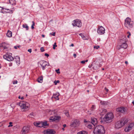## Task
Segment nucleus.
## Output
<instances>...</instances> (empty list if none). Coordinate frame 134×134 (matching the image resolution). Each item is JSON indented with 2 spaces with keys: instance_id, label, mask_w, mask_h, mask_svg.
Segmentation results:
<instances>
[{
  "instance_id": "1",
  "label": "nucleus",
  "mask_w": 134,
  "mask_h": 134,
  "mask_svg": "<svg viewBox=\"0 0 134 134\" xmlns=\"http://www.w3.org/2000/svg\"><path fill=\"white\" fill-rule=\"evenodd\" d=\"M93 132L94 134H104L105 131L103 126L99 125L95 127Z\"/></svg>"
},
{
  "instance_id": "2",
  "label": "nucleus",
  "mask_w": 134,
  "mask_h": 134,
  "mask_svg": "<svg viewBox=\"0 0 134 134\" xmlns=\"http://www.w3.org/2000/svg\"><path fill=\"white\" fill-rule=\"evenodd\" d=\"M18 104L22 110L24 111L28 110L30 107V105L29 103L23 101H20L19 103Z\"/></svg>"
},
{
  "instance_id": "3",
  "label": "nucleus",
  "mask_w": 134,
  "mask_h": 134,
  "mask_svg": "<svg viewBox=\"0 0 134 134\" xmlns=\"http://www.w3.org/2000/svg\"><path fill=\"white\" fill-rule=\"evenodd\" d=\"M133 22L129 17H127L125 20L124 23L125 27L127 29H131L133 26Z\"/></svg>"
},
{
  "instance_id": "4",
  "label": "nucleus",
  "mask_w": 134,
  "mask_h": 134,
  "mask_svg": "<svg viewBox=\"0 0 134 134\" xmlns=\"http://www.w3.org/2000/svg\"><path fill=\"white\" fill-rule=\"evenodd\" d=\"M127 122V120L126 119H122L115 123V128L118 129L124 126Z\"/></svg>"
},
{
  "instance_id": "5",
  "label": "nucleus",
  "mask_w": 134,
  "mask_h": 134,
  "mask_svg": "<svg viewBox=\"0 0 134 134\" xmlns=\"http://www.w3.org/2000/svg\"><path fill=\"white\" fill-rule=\"evenodd\" d=\"M114 116L111 113H109L106 114L104 118V121L107 123H109L112 121Z\"/></svg>"
},
{
  "instance_id": "6",
  "label": "nucleus",
  "mask_w": 134,
  "mask_h": 134,
  "mask_svg": "<svg viewBox=\"0 0 134 134\" xmlns=\"http://www.w3.org/2000/svg\"><path fill=\"white\" fill-rule=\"evenodd\" d=\"M12 53H7L3 55V57L5 59L9 61H11L14 59V58L12 56Z\"/></svg>"
},
{
  "instance_id": "7",
  "label": "nucleus",
  "mask_w": 134,
  "mask_h": 134,
  "mask_svg": "<svg viewBox=\"0 0 134 134\" xmlns=\"http://www.w3.org/2000/svg\"><path fill=\"white\" fill-rule=\"evenodd\" d=\"M105 30L102 26H98L97 29V32L99 35L103 34L105 32Z\"/></svg>"
},
{
  "instance_id": "8",
  "label": "nucleus",
  "mask_w": 134,
  "mask_h": 134,
  "mask_svg": "<svg viewBox=\"0 0 134 134\" xmlns=\"http://www.w3.org/2000/svg\"><path fill=\"white\" fill-rule=\"evenodd\" d=\"M72 24L73 26H76L79 27H81L82 25L81 22L78 19L74 20Z\"/></svg>"
},
{
  "instance_id": "9",
  "label": "nucleus",
  "mask_w": 134,
  "mask_h": 134,
  "mask_svg": "<svg viewBox=\"0 0 134 134\" xmlns=\"http://www.w3.org/2000/svg\"><path fill=\"white\" fill-rule=\"evenodd\" d=\"M40 64L43 70H44L46 66H49V63L47 64V62L45 61L42 60L40 62Z\"/></svg>"
},
{
  "instance_id": "10",
  "label": "nucleus",
  "mask_w": 134,
  "mask_h": 134,
  "mask_svg": "<svg viewBox=\"0 0 134 134\" xmlns=\"http://www.w3.org/2000/svg\"><path fill=\"white\" fill-rule=\"evenodd\" d=\"M44 134H54L55 133V131L53 129H48L43 131Z\"/></svg>"
},
{
  "instance_id": "11",
  "label": "nucleus",
  "mask_w": 134,
  "mask_h": 134,
  "mask_svg": "<svg viewBox=\"0 0 134 134\" xmlns=\"http://www.w3.org/2000/svg\"><path fill=\"white\" fill-rule=\"evenodd\" d=\"M29 128L27 126L24 127L21 131L22 134H25L28 133L29 130Z\"/></svg>"
},
{
  "instance_id": "12",
  "label": "nucleus",
  "mask_w": 134,
  "mask_h": 134,
  "mask_svg": "<svg viewBox=\"0 0 134 134\" xmlns=\"http://www.w3.org/2000/svg\"><path fill=\"white\" fill-rule=\"evenodd\" d=\"M60 116H51L49 118V121L50 122H53L55 121L59 120L60 119Z\"/></svg>"
},
{
  "instance_id": "13",
  "label": "nucleus",
  "mask_w": 134,
  "mask_h": 134,
  "mask_svg": "<svg viewBox=\"0 0 134 134\" xmlns=\"http://www.w3.org/2000/svg\"><path fill=\"white\" fill-rule=\"evenodd\" d=\"M126 37L125 36H123L121 37V38L120 39L119 42V44H121L123 43H125L126 42Z\"/></svg>"
},
{
  "instance_id": "14",
  "label": "nucleus",
  "mask_w": 134,
  "mask_h": 134,
  "mask_svg": "<svg viewBox=\"0 0 134 134\" xmlns=\"http://www.w3.org/2000/svg\"><path fill=\"white\" fill-rule=\"evenodd\" d=\"M80 124L79 121L77 120H75L71 124L72 126L76 127L78 126Z\"/></svg>"
},
{
  "instance_id": "15",
  "label": "nucleus",
  "mask_w": 134,
  "mask_h": 134,
  "mask_svg": "<svg viewBox=\"0 0 134 134\" xmlns=\"http://www.w3.org/2000/svg\"><path fill=\"white\" fill-rule=\"evenodd\" d=\"M126 110V109L124 107L119 108L116 109L117 112L124 113Z\"/></svg>"
},
{
  "instance_id": "16",
  "label": "nucleus",
  "mask_w": 134,
  "mask_h": 134,
  "mask_svg": "<svg viewBox=\"0 0 134 134\" xmlns=\"http://www.w3.org/2000/svg\"><path fill=\"white\" fill-rule=\"evenodd\" d=\"M59 93H56L53 94L52 98H54L55 100H58L59 99Z\"/></svg>"
},
{
  "instance_id": "17",
  "label": "nucleus",
  "mask_w": 134,
  "mask_h": 134,
  "mask_svg": "<svg viewBox=\"0 0 134 134\" xmlns=\"http://www.w3.org/2000/svg\"><path fill=\"white\" fill-rule=\"evenodd\" d=\"M86 125L88 128L90 129H92L95 126V125H93L92 123L90 122H88L86 124Z\"/></svg>"
},
{
  "instance_id": "18",
  "label": "nucleus",
  "mask_w": 134,
  "mask_h": 134,
  "mask_svg": "<svg viewBox=\"0 0 134 134\" xmlns=\"http://www.w3.org/2000/svg\"><path fill=\"white\" fill-rule=\"evenodd\" d=\"M91 123L93 125H95L97 123L98 121L97 119L95 118H92L91 119Z\"/></svg>"
},
{
  "instance_id": "19",
  "label": "nucleus",
  "mask_w": 134,
  "mask_h": 134,
  "mask_svg": "<svg viewBox=\"0 0 134 134\" xmlns=\"http://www.w3.org/2000/svg\"><path fill=\"white\" fill-rule=\"evenodd\" d=\"M42 123L41 122H34V125L36 127H42Z\"/></svg>"
},
{
  "instance_id": "20",
  "label": "nucleus",
  "mask_w": 134,
  "mask_h": 134,
  "mask_svg": "<svg viewBox=\"0 0 134 134\" xmlns=\"http://www.w3.org/2000/svg\"><path fill=\"white\" fill-rule=\"evenodd\" d=\"M97 62L93 64V69L96 70L98 69L99 68V66Z\"/></svg>"
},
{
  "instance_id": "21",
  "label": "nucleus",
  "mask_w": 134,
  "mask_h": 134,
  "mask_svg": "<svg viewBox=\"0 0 134 134\" xmlns=\"http://www.w3.org/2000/svg\"><path fill=\"white\" fill-rule=\"evenodd\" d=\"M15 59H16V61L17 64L19 65L20 64V57L18 56H17L15 57Z\"/></svg>"
},
{
  "instance_id": "22",
  "label": "nucleus",
  "mask_w": 134,
  "mask_h": 134,
  "mask_svg": "<svg viewBox=\"0 0 134 134\" xmlns=\"http://www.w3.org/2000/svg\"><path fill=\"white\" fill-rule=\"evenodd\" d=\"M6 36L7 37H11L12 36V32L9 30L7 32L6 34Z\"/></svg>"
},
{
  "instance_id": "23",
  "label": "nucleus",
  "mask_w": 134,
  "mask_h": 134,
  "mask_svg": "<svg viewBox=\"0 0 134 134\" xmlns=\"http://www.w3.org/2000/svg\"><path fill=\"white\" fill-rule=\"evenodd\" d=\"M100 110H102V111L101 112H99V113L100 114V115H104L107 111V110L105 109H100Z\"/></svg>"
},
{
  "instance_id": "24",
  "label": "nucleus",
  "mask_w": 134,
  "mask_h": 134,
  "mask_svg": "<svg viewBox=\"0 0 134 134\" xmlns=\"http://www.w3.org/2000/svg\"><path fill=\"white\" fill-rule=\"evenodd\" d=\"M10 11V10L8 9H6L3 8L2 11H1V12L3 13H4L5 12H9Z\"/></svg>"
},
{
  "instance_id": "25",
  "label": "nucleus",
  "mask_w": 134,
  "mask_h": 134,
  "mask_svg": "<svg viewBox=\"0 0 134 134\" xmlns=\"http://www.w3.org/2000/svg\"><path fill=\"white\" fill-rule=\"evenodd\" d=\"M88 132L87 131H82L78 132L77 134H87Z\"/></svg>"
},
{
  "instance_id": "26",
  "label": "nucleus",
  "mask_w": 134,
  "mask_h": 134,
  "mask_svg": "<svg viewBox=\"0 0 134 134\" xmlns=\"http://www.w3.org/2000/svg\"><path fill=\"white\" fill-rule=\"evenodd\" d=\"M122 48L124 49H126L127 48V45L126 43H123V44H121Z\"/></svg>"
},
{
  "instance_id": "27",
  "label": "nucleus",
  "mask_w": 134,
  "mask_h": 134,
  "mask_svg": "<svg viewBox=\"0 0 134 134\" xmlns=\"http://www.w3.org/2000/svg\"><path fill=\"white\" fill-rule=\"evenodd\" d=\"M48 113L50 115H54L55 113V110H49L48 111Z\"/></svg>"
},
{
  "instance_id": "28",
  "label": "nucleus",
  "mask_w": 134,
  "mask_h": 134,
  "mask_svg": "<svg viewBox=\"0 0 134 134\" xmlns=\"http://www.w3.org/2000/svg\"><path fill=\"white\" fill-rule=\"evenodd\" d=\"M41 123H42V127H44L48 125L47 124V122L46 121L44 122H41Z\"/></svg>"
},
{
  "instance_id": "29",
  "label": "nucleus",
  "mask_w": 134,
  "mask_h": 134,
  "mask_svg": "<svg viewBox=\"0 0 134 134\" xmlns=\"http://www.w3.org/2000/svg\"><path fill=\"white\" fill-rule=\"evenodd\" d=\"M37 81L38 82L42 83L43 81V77L41 76L39 77L38 78Z\"/></svg>"
},
{
  "instance_id": "30",
  "label": "nucleus",
  "mask_w": 134,
  "mask_h": 134,
  "mask_svg": "<svg viewBox=\"0 0 134 134\" xmlns=\"http://www.w3.org/2000/svg\"><path fill=\"white\" fill-rule=\"evenodd\" d=\"M131 130V128L129 127L128 126L127 127H126L124 129V131L126 132H129L130 130Z\"/></svg>"
},
{
  "instance_id": "31",
  "label": "nucleus",
  "mask_w": 134,
  "mask_h": 134,
  "mask_svg": "<svg viewBox=\"0 0 134 134\" xmlns=\"http://www.w3.org/2000/svg\"><path fill=\"white\" fill-rule=\"evenodd\" d=\"M100 104L103 105H107L108 103L106 101H101L100 102Z\"/></svg>"
},
{
  "instance_id": "32",
  "label": "nucleus",
  "mask_w": 134,
  "mask_h": 134,
  "mask_svg": "<svg viewBox=\"0 0 134 134\" xmlns=\"http://www.w3.org/2000/svg\"><path fill=\"white\" fill-rule=\"evenodd\" d=\"M9 2L12 5L15 4V0H9Z\"/></svg>"
},
{
  "instance_id": "33",
  "label": "nucleus",
  "mask_w": 134,
  "mask_h": 134,
  "mask_svg": "<svg viewBox=\"0 0 134 134\" xmlns=\"http://www.w3.org/2000/svg\"><path fill=\"white\" fill-rule=\"evenodd\" d=\"M23 27L24 28H25L27 30H28L29 29V27L26 24H23Z\"/></svg>"
},
{
  "instance_id": "34",
  "label": "nucleus",
  "mask_w": 134,
  "mask_h": 134,
  "mask_svg": "<svg viewBox=\"0 0 134 134\" xmlns=\"http://www.w3.org/2000/svg\"><path fill=\"white\" fill-rule=\"evenodd\" d=\"M134 126V123L132 122L129 124L128 126L129 127L132 129L133 127Z\"/></svg>"
},
{
  "instance_id": "35",
  "label": "nucleus",
  "mask_w": 134,
  "mask_h": 134,
  "mask_svg": "<svg viewBox=\"0 0 134 134\" xmlns=\"http://www.w3.org/2000/svg\"><path fill=\"white\" fill-rule=\"evenodd\" d=\"M79 35L82 38H83V40L87 39V38L83 34H79Z\"/></svg>"
},
{
  "instance_id": "36",
  "label": "nucleus",
  "mask_w": 134,
  "mask_h": 134,
  "mask_svg": "<svg viewBox=\"0 0 134 134\" xmlns=\"http://www.w3.org/2000/svg\"><path fill=\"white\" fill-rule=\"evenodd\" d=\"M96 109V107L95 105H92L91 108V110L92 111H94Z\"/></svg>"
},
{
  "instance_id": "37",
  "label": "nucleus",
  "mask_w": 134,
  "mask_h": 134,
  "mask_svg": "<svg viewBox=\"0 0 134 134\" xmlns=\"http://www.w3.org/2000/svg\"><path fill=\"white\" fill-rule=\"evenodd\" d=\"M121 48H122V46H121V44H120V45H118L117 46V48L118 49H120Z\"/></svg>"
},
{
  "instance_id": "38",
  "label": "nucleus",
  "mask_w": 134,
  "mask_h": 134,
  "mask_svg": "<svg viewBox=\"0 0 134 134\" xmlns=\"http://www.w3.org/2000/svg\"><path fill=\"white\" fill-rule=\"evenodd\" d=\"M32 24L31 26V28L32 29H34V26H35V22L34 21H32Z\"/></svg>"
},
{
  "instance_id": "39",
  "label": "nucleus",
  "mask_w": 134,
  "mask_h": 134,
  "mask_svg": "<svg viewBox=\"0 0 134 134\" xmlns=\"http://www.w3.org/2000/svg\"><path fill=\"white\" fill-rule=\"evenodd\" d=\"M57 46L56 45V42L54 43V44L53 45V48L54 49L55 48V47H57Z\"/></svg>"
},
{
  "instance_id": "40",
  "label": "nucleus",
  "mask_w": 134,
  "mask_h": 134,
  "mask_svg": "<svg viewBox=\"0 0 134 134\" xmlns=\"http://www.w3.org/2000/svg\"><path fill=\"white\" fill-rule=\"evenodd\" d=\"M31 41V39L27 38V39H26V40L25 41L26 42V43H29Z\"/></svg>"
},
{
  "instance_id": "41",
  "label": "nucleus",
  "mask_w": 134,
  "mask_h": 134,
  "mask_svg": "<svg viewBox=\"0 0 134 134\" xmlns=\"http://www.w3.org/2000/svg\"><path fill=\"white\" fill-rule=\"evenodd\" d=\"M59 82H60V81L59 80H57V81H55L54 82V83L55 85H57V83H59Z\"/></svg>"
},
{
  "instance_id": "42",
  "label": "nucleus",
  "mask_w": 134,
  "mask_h": 134,
  "mask_svg": "<svg viewBox=\"0 0 134 134\" xmlns=\"http://www.w3.org/2000/svg\"><path fill=\"white\" fill-rule=\"evenodd\" d=\"M13 124V122H10L9 123V125L8 126V127H12L13 126V125H12Z\"/></svg>"
},
{
  "instance_id": "43",
  "label": "nucleus",
  "mask_w": 134,
  "mask_h": 134,
  "mask_svg": "<svg viewBox=\"0 0 134 134\" xmlns=\"http://www.w3.org/2000/svg\"><path fill=\"white\" fill-rule=\"evenodd\" d=\"M20 47V45H19L18 46H14V48L15 49H17L18 48H19Z\"/></svg>"
},
{
  "instance_id": "44",
  "label": "nucleus",
  "mask_w": 134,
  "mask_h": 134,
  "mask_svg": "<svg viewBox=\"0 0 134 134\" xmlns=\"http://www.w3.org/2000/svg\"><path fill=\"white\" fill-rule=\"evenodd\" d=\"M55 71H56V72L57 74H59L60 73V72L59 71V69H56L55 70Z\"/></svg>"
},
{
  "instance_id": "45",
  "label": "nucleus",
  "mask_w": 134,
  "mask_h": 134,
  "mask_svg": "<svg viewBox=\"0 0 134 134\" xmlns=\"http://www.w3.org/2000/svg\"><path fill=\"white\" fill-rule=\"evenodd\" d=\"M40 50L42 52H43L44 51V50L43 47H41L40 48Z\"/></svg>"
},
{
  "instance_id": "46",
  "label": "nucleus",
  "mask_w": 134,
  "mask_h": 134,
  "mask_svg": "<svg viewBox=\"0 0 134 134\" xmlns=\"http://www.w3.org/2000/svg\"><path fill=\"white\" fill-rule=\"evenodd\" d=\"M17 83H18V81L17 80L14 81L13 82V84H17Z\"/></svg>"
},
{
  "instance_id": "47",
  "label": "nucleus",
  "mask_w": 134,
  "mask_h": 134,
  "mask_svg": "<svg viewBox=\"0 0 134 134\" xmlns=\"http://www.w3.org/2000/svg\"><path fill=\"white\" fill-rule=\"evenodd\" d=\"M99 48V46H94V48L95 49H98Z\"/></svg>"
},
{
  "instance_id": "48",
  "label": "nucleus",
  "mask_w": 134,
  "mask_h": 134,
  "mask_svg": "<svg viewBox=\"0 0 134 134\" xmlns=\"http://www.w3.org/2000/svg\"><path fill=\"white\" fill-rule=\"evenodd\" d=\"M14 105V103H12V104H11L10 105V106L11 107L13 108H14L15 107V106L14 105Z\"/></svg>"
},
{
  "instance_id": "49",
  "label": "nucleus",
  "mask_w": 134,
  "mask_h": 134,
  "mask_svg": "<svg viewBox=\"0 0 134 134\" xmlns=\"http://www.w3.org/2000/svg\"><path fill=\"white\" fill-rule=\"evenodd\" d=\"M127 33L129 34V35L127 36V37L128 38H129L130 36L131 35L130 33V32H127Z\"/></svg>"
},
{
  "instance_id": "50",
  "label": "nucleus",
  "mask_w": 134,
  "mask_h": 134,
  "mask_svg": "<svg viewBox=\"0 0 134 134\" xmlns=\"http://www.w3.org/2000/svg\"><path fill=\"white\" fill-rule=\"evenodd\" d=\"M27 51L30 53H31L32 52V49H29Z\"/></svg>"
},
{
  "instance_id": "51",
  "label": "nucleus",
  "mask_w": 134,
  "mask_h": 134,
  "mask_svg": "<svg viewBox=\"0 0 134 134\" xmlns=\"http://www.w3.org/2000/svg\"><path fill=\"white\" fill-rule=\"evenodd\" d=\"M18 98L19 99H21L22 100V99H24V97H21V98L20 97V96H19L18 97Z\"/></svg>"
},
{
  "instance_id": "52",
  "label": "nucleus",
  "mask_w": 134,
  "mask_h": 134,
  "mask_svg": "<svg viewBox=\"0 0 134 134\" xmlns=\"http://www.w3.org/2000/svg\"><path fill=\"white\" fill-rule=\"evenodd\" d=\"M50 34L51 35H53V36H55V32H54L53 34H52L51 33H50Z\"/></svg>"
},
{
  "instance_id": "53",
  "label": "nucleus",
  "mask_w": 134,
  "mask_h": 134,
  "mask_svg": "<svg viewBox=\"0 0 134 134\" xmlns=\"http://www.w3.org/2000/svg\"><path fill=\"white\" fill-rule=\"evenodd\" d=\"M81 63L82 64H84L85 63V60H82L81 62Z\"/></svg>"
},
{
  "instance_id": "54",
  "label": "nucleus",
  "mask_w": 134,
  "mask_h": 134,
  "mask_svg": "<svg viewBox=\"0 0 134 134\" xmlns=\"http://www.w3.org/2000/svg\"><path fill=\"white\" fill-rule=\"evenodd\" d=\"M3 8V7H0V12H1V11H2Z\"/></svg>"
},
{
  "instance_id": "55",
  "label": "nucleus",
  "mask_w": 134,
  "mask_h": 134,
  "mask_svg": "<svg viewBox=\"0 0 134 134\" xmlns=\"http://www.w3.org/2000/svg\"><path fill=\"white\" fill-rule=\"evenodd\" d=\"M44 55L47 57H48L49 56V54L46 53Z\"/></svg>"
},
{
  "instance_id": "56",
  "label": "nucleus",
  "mask_w": 134,
  "mask_h": 134,
  "mask_svg": "<svg viewBox=\"0 0 134 134\" xmlns=\"http://www.w3.org/2000/svg\"><path fill=\"white\" fill-rule=\"evenodd\" d=\"M93 66V65L92 64H91L90 65H89L88 66V67L90 68H91L92 66Z\"/></svg>"
},
{
  "instance_id": "57",
  "label": "nucleus",
  "mask_w": 134,
  "mask_h": 134,
  "mask_svg": "<svg viewBox=\"0 0 134 134\" xmlns=\"http://www.w3.org/2000/svg\"><path fill=\"white\" fill-rule=\"evenodd\" d=\"M66 115L67 116V117H68L69 116V114L68 113H66Z\"/></svg>"
},
{
  "instance_id": "58",
  "label": "nucleus",
  "mask_w": 134,
  "mask_h": 134,
  "mask_svg": "<svg viewBox=\"0 0 134 134\" xmlns=\"http://www.w3.org/2000/svg\"><path fill=\"white\" fill-rule=\"evenodd\" d=\"M105 90L107 92H108V89H107L105 87Z\"/></svg>"
},
{
  "instance_id": "59",
  "label": "nucleus",
  "mask_w": 134,
  "mask_h": 134,
  "mask_svg": "<svg viewBox=\"0 0 134 134\" xmlns=\"http://www.w3.org/2000/svg\"><path fill=\"white\" fill-rule=\"evenodd\" d=\"M84 122H87V123L88 122H89V121H86V120H84Z\"/></svg>"
},
{
  "instance_id": "60",
  "label": "nucleus",
  "mask_w": 134,
  "mask_h": 134,
  "mask_svg": "<svg viewBox=\"0 0 134 134\" xmlns=\"http://www.w3.org/2000/svg\"><path fill=\"white\" fill-rule=\"evenodd\" d=\"M66 126V125L65 124H64L63 125V127L65 128V127Z\"/></svg>"
},
{
  "instance_id": "61",
  "label": "nucleus",
  "mask_w": 134,
  "mask_h": 134,
  "mask_svg": "<svg viewBox=\"0 0 134 134\" xmlns=\"http://www.w3.org/2000/svg\"><path fill=\"white\" fill-rule=\"evenodd\" d=\"M74 56V57L75 58H76V54H73Z\"/></svg>"
},
{
  "instance_id": "62",
  "label": "nucleus",
  "mask_w": 134,
  "mask_h": 134,
  "mask_svg": "<svg viewBox=\"0 0 134 134\" xmlns=\"http://www.w3.org/2000/svg\"><path fill=\"white\" fill-rule=\"evenodd\" d=\"M70 46H72L73 47L74 46V45L73 44H72L70 45Z\"/></svg>"
},
{
  "instance_id": "63",
  "label": "nucleus",
  "mask_w": 134,
  "mask_h": 134,
  "mask_svg": "<svg viewBox=\"0 0 134 134\" xmlns=\"http://www.w3.org/2000/svg\"><path fill=\"white\" fill-rule=\"evenodd\" d=\"M42 36L43 38L44 37H45L44 35L43 34L42 35Z\"/></svg>"
},
{
  "instance_id": "64",
  "label": "nucleus",
  "mask_w": 134,
  "mask_h": 134,
  "mask_svg": "<svg viewBox=\"0 0 134 134\" xmlns=\"http://www.w3.org/2000/svg\"><path fill=\"white\" fill-rule=\"evenodd\" d=\"M132 104H133L134 106V100L132 102Z\"/></svg>"
}]
</instances>
